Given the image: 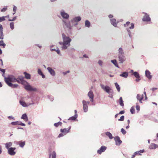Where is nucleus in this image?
<instances>
[{
	"mask_svg": "<svg viewBox=\"0 0 158 158\" xmlns=\"http://www.w3.org/2000/svg\"><path fill=\"white\" fill-rule=\"evenodd\" d=\"M16 79V82L24 85V89L26 90L31 91H37V89L36 88L32 87L28 82L24 80V77L23 76H19Z\"/></svg>",
	"mask_w": 158,
	"mask_h": 158,
	"instance_id": "1",
	"label": "nucleus"
},
{
	"mask_svg": "<svg viewBox=\"0 0 158 158\" xmlns=\"http://www.w3.org/2000/svg\"><path fill=\"white\" fill-rule=\"evenodd\" d=\"M63 42H59V44L61 45V49L64 50L70 46V42L72 40L68 36L63 33L62 35Z\"/></svg>",
	"mask_w": 158,
	"mask_h": 158,
	"instance_id": "2",
	"label": "nucleus"
},
{
	"mask_svg": "<svg viewBox=\"0 0 158 158\" xmlns=\"http://www.w3.org/2000/svg\"><path fill=\"white\" fill-rule=\"evenodd\" d=\"M4 79L5 81L7 84L8 83H11V82H16L17 81V78L12 75H10L7 77H5Z\"/></svg>",
	"mask_w": 158,
	"mask_h": 158,
	"instance_id": "3",
	"label": "nucleus"
},
{
	"mask_svg": "<svg viewBox=\"0 0 158 158\" xmlns=\"http://www.w3.org/2000/svg\"><path fill=\"white\" fill-rule=\"evenodd\" d=\"M62 22L63 26L65 28L69 31L71 30L72 26L71 25L70 22L68 19L63 20Z\"/></svg>",
	"mask_w": 158,
	"mask_h": 158,
	"instance_id": "4",
	"label": "nucleus"
},
{
	"mask_svg": "<svg viewBox=\"0 0 158 158\" xmlns=\"http://www.w3.org/2000/svg\"><path fill=\"white\" fill-rule=\"evenodd\" d=\"M71 128V127L70 126L69 128H64V129H60V131L61 132V133H60L58 135V137L60 138L61 137H62L67 133H69V131Z\"/></svg>",
	"mask_w": 158,
	"mask_h": 158,
	"instance_id": "5",
	"label": "nucleus"
},
{
	"mask_svg": "<svg viewBox=\"0 0 158 158\" xmlns=\"http://www.w3.org/2000/svg\"><path fill=\"white\" fill-rule=\"evenodd\" d=\"M81 20V18L80 16H77L73 18L71 20L72 26H76L78 25V23Z\"/></svg>",
	"mask_w": 158,
	"mask_h": 158,
	"instance_id": "6",
	"label": "nucleus"
},
{
	"mask_svg": "<svg viewBox=\"0 0 158 158\" xmlns=\"http://www.w3.org/2000/svg\"><path fill=\"white\" fill-rule=\"evenodd\" d=\"M100 86L102 89L108 94H110L112 93V90L109 86H105L102 84H100Z\"/></svg>",
	"mask_w": 158,
	"mask_h": 158,
	"instance_id": "7",
	"label": "nucleus"
},
{
	"mask_svg": "<svg viewBox=\"0 0 158 158\" xmlns=\"http://www.w3.org/2000/svg\"><path fill=\"white\" fill-rule=\"evenodd\" d=\"M89 101H86L85 100L82 101V104L83 106V109L84 111L85 112H86L88 110V105L89 104Z\"/></svg>",
	"mask_w": 158,
	"mask_h": 158,
	"instance_id": "8",
	"label": "nucleus"
},
{
	"mask_svg": "<svg viewBox=\"0 0 158 158\" xmlns=\"http://www.w3.org/2000/svg\"><path fill=\"white\" fill-rule=\"evenodd\" d=\"M60 15L62 18L64 19L63 20L68 19L69 18V15L67 13H66L63 10H60Z\"/></svg>",
	"mask_w": 158,
	"mask_h": 158,
	"instance_id": "9",
	"label": "nucleus"
},
{
	"mask_svg": "<svg viewBox=\"0 0 158 158\" xmlns=\"http://www.w3.org/2000/svg\"><path fill=\"white\" fill-rule=\"evenodd\" d=\"M118 56L120 63H123L126 60V58L125 56V54L118 55Z\"/></svg>",
	"mask_w": 158,
	"mask_h": 158,
	"instance_id": "10",
	"label": "nucleus"
},
{
	"mask_svg": "<svg viewBox=\"0 0 158 158\" xmlns=\"http://www.w3.org/2000/svg\"><path fill=\"white\" fill-rule=\"evenodd\" d=\"M143 14H144V15L143 17L142 20L144 22H149L151 21V18L149 17V15L144 12H143Z\"/></svg>",
	"mask_w": 158,
	"mask_h": 158,
	"instance_id": "11",
	"label": "nucleus"
},
{
	"mask_svg": "<svg viewBox=\"0 0 158 158\" xmlns=\"http://www.w3.org/2000/svg\"><path fill=\"white\" fill-rule=\"evenodd\" d=\"M15 148L11 147L8 149V153L11 156H14L16 154V152L15 151L16 149Z\"/></svg>",
	"mask_w": 158,
	"mask_h": 158,
	"instance_id": "12",
	"label": "nucleus"
},
{
	"mask_svg": "<svg viewBox=\"0 0 158 158\" xmlns=\"http://www.w3.org/2000/svg\"><path fill=\"white\" fill-rule=\"evenodd\" d=\"M88 96L90 99V101L93 102L94 98V94L92 90H90L88 93Z\"/></svg>",
	"mask_w": 158,
	"mask_h": 158,
	"instance_id": "13",
	"label": "nucleus"
},
{
	"mask_svg": "<svg viewBox=\"0 0 158 158\" xmlns=\"http://www.w3.org/2000/svg\"><path fill=\"white\" fill-rule=\"evenodd\" d=\"M114 139L116 145H120L122 142L121 140L120 139V138L118 136L115 137L114 138Z\"/></svg>",
	"mask_w": 158,
	"mask_h": 158,
	"instance_id": "14",
	"label": "nucleus"
},
{
	"mask_svg": "<svg viewBox=\"0 0 158 158\" xmlns=\"http://www.w3.org/2000/svg\"><path fill=\"white\" fill-rule=\"evenodd\" d=\"M47 69L52 76H54L56 75V73L55 71L51 67H48L47 68Z\"/></svg>",
	"mask_w": 158,
	"mask_h": 158,
	"instance_id": "15",
	"label": "nucleus"
},
{
	"mask_svg": "<svg viewBox=\"0 0 158 158\" xmlns=\"http://www.w3.org/2000/svg\"><path fill=\"white\" fill-rule=\"evenodd\" d=\"M106 149V147L105 146H102L99 150L97 151V152L101 154L102 152H104Z\"/></svg>",
	"mask_w": 158,
	"mask_h": 158,
	"instance_id": "16",
	"label": "nucleus"
},
{
	"mask_svg": "<svg viewBox=\"0 0 158 158\" xmlns=\"http://www.w3.org/2000/svg\"><path fill=\"white\" fill-rule=\"evenodd\" d=\"M150 72L148 70L145 71V76L148 79H150L152 78V76L151 75Z\"/></svg>",
	"mask_w": 158,
	"mask_h": 158,
	"instance_id": "17",
	"label": "nucleus"
},
{
	"mask_svg": "<svg viewBox=\"0 0 158 158\" xmlns=\"http://www.w3.org/2000/svg\"><path fill=\"white\" fill-rule=\"evenodd\" d=\"M110 21L111 24L114 27H116L117 26L118 22L116 21V20L114 18L110 19Z\"/></svg>",
	"mask_w": 158,
	"mask_h": 158,
	"instance_id": "18",
	"label": "nucleus"
},
{
	"mask_svg": "<svg viewBox=\"0 0 158 158\" xmlns=\"http://www.w3.org/2000/svg\"><path fill=\"white\" fill-rule=\"evenodd\" d=\"M19 103L23 106L24 107H27L31 104V103L27 104L25 102L22 100L19 101Z\"/></svg>",
	"mask_w": 158,
	"mask_h": 158,
	"instance_id": "19",
	"label": "nucleus"
},
{
	"mask_svg": "<svg viewBox=\"0 0 158 158\" xmlns=\"http://www.w3.org/2000/svg\"><path fill=\"white\" fill-rule=\"evenodd\" d=\"M119 76L120 77L126 78L128 76V73L127 72H123L121 74H120Z\"/></svg>",
	"mask_w": 158,
	"mask_h": 158,
	"instance_id": "20",
	"label": "nucleus"
},
{
	"mask_svg": "<svg viewBox=\"0 0 158 158\" xmlns=\"http://www.w3.org/2000/svg\"><path fill=\"white\" fill-rule=\"evenodd\" d=\"M18 143H19V146L22 148H23L25 145V141H20L18 142Z\"/></svg>",
	"mask_w": 158,
	"mask_h": 158,
	"instance_id": "21",
	"label": "nucleus"
},
{
	"mask_svg": "<svg viewBox=\"0 0 158 158\" xmlns=\"http://www.w3.org/2000/svg\"><path fill=\"white\" fill-rule=\"evenodd\" d=\"M157 148H158V146L156 144L153 143H151L149 147L150 149H155Z\"/></svg>",
	"mask_w": 158,
	"mask_h": 158,
	"instance_id": "22",
	"label": "nucleus"
},
{
	"mask_svg": "<svg viewBox=\"0 0 158 158\" xmlns=\"http://www.w3.org/2000/svg\"><path fill=\"white\" fill-rule=\"evenodd\" d=\"M136 98L139 101L140 103H142V97H141V95L139 94H137L136 96Z\"/></svg>",
	"mask_w": 158,
	"mask_h": 158,
	"instance_id": "23",
	"label": "nucleus"
},
{
	"mask_svg": "<svg viewBox=\"0 0 158 158\" xmlns=\"http://www.w3.org/2000/svg\"><path fill=\"white\" fill-rule=\"evenodd\" d=\"M7 85L10 87L12 88H16L18 86L17 84H13L12 83H8Z\"/></svg>",
	"mask_w": 158,
	"mask_h": 158,
	"instance_id": "24",
	"label": "nucleus"
},
{
	"mask_svg": "<svg viewBox=\"0 0 158 158\" xmlns=\"http://www.w3.org/2000/svg\"><path fill=\"white\" fill-rule=\"evenodd\" d=\"M21 118L24 119L25 121H27L28 120V117L26 114H23L21 117Z\"/></svg>",
	"mask_w": 158,
	"mask_h": 158,
	"instance_id": "25",
	"label": "nucleus"
},
{
	"mask_svg": "<svg viewBox=\"0 0 158 158\" xmlns=\"http://www.w3.org/2000/svg\"><path fill=\"white\" fill-rule=\"evenodd\" d=\"M23 74L25 75V78L27 79H31V75L25 72L23 73Z\"/></svg>",
	"mask_w": 158,
	"mask_h": 158,
	"instance_id": "26",
	"label": "nucleus"
},
{
	"mask_svg": "<svg viewBox=\"0 0 158 158\" xmlns=\"http://www.w3.org/2000/svg\"><path fill=\"white\" fill-rule=\"evenodd\" d=\"M56 153L55 151L49 154V158H56Z\"/></svg>",
	"mask_w": 158,
	"mask_h": 158,
	"instance_id": "27",
	"label": "nucleus"
},
{
	"mask_svg": "<svg viewBox=\"0 0 158 158\" xmlns=\"http://www.w3.org/2000/svg\"><path fill=\"white\" fill-rule=\"evenodd\" d=\"M118 54H124V52L123 51V49L121 47L119 48L118 49Z\"/></svg>",
	"mask_w": 158,
	"mask_h": 158,
	"instance_id": "28",
	"label": "nucleus"
},
{
	"mask_svg": "<svg viewBox=\"0 0 158 158\" xmlns=\"http://www.w3.org/2000/svg\"><path fill=\"white\" fill-rule=\"evenodd\" d=\"M106 135L110 139H112L113 138V136L112 134L110 132H107L106 133Z\"/></svg>",
	"mask_w": 158,
	"mask_h": 158,
	"instance_id": "29",
	"label": "nucleus"
},
{
	"mask_svg": "<svg viewBox=\"0 0 158 158\" xmlns=\"http://www.w3.org/2000/svg\"><path fill=\"white\" fill-rule=\"evenodd\" d=\"M12 145V143L11 142L6 143L5 144L6 148L8 149L9 148V147L11 146Z\"/></svg>",
	"mask_w": 158,
	"mask_h": 158,
	"instance_id": "30",
	"label": "nucleus"
},
{
	"mask_svg": "<svg viewBox=\"0 0 158 158\" xmlns=\"http://www.w3.org/2000/svg\"><path fill=\"white\" fill-rule=\"evenodd\" d=\"M144 152V150H140L139 151H136L134 153H135V155H141V153H143Z\"/></svg>",
	"mask_w": 158,
	"mask_h": 158,
	"instance_id": "31",
	"label": "nucleus"
},
{
	"mask_svg": "<svg viewBox=\"0 0 158 158\" xmlns=\"http://www.w3.org/2000/svg\"><path fill=\"white\" fill-rule=\"evenodd\" d=\"M90 23L89 21L86 20L85 22V26L88 27H90Z\"/></svg>",
	"mask_w": 158,
	"mask_h": 158,
	"instance_id": "32",
	"label": "nucleus"
},
{
	"mask_svg": "<svg viewBox=\"0 0 158 158\" xmlns=\"http://www.w3.org/2000/svg\"><path fill=\"white\" fill-rule=\"evenodd\" d=\"M133 74L136 78H140L139 75L137 72H134L133 73Z\"/></svg>",
	"mask_w": 158,
	"mask_h": 158,
	"instance_id": "33",
	"label": "nucleus"
},
{
	"mask_svg": "<svg viewBox=\"0 0 158 158\" xmlns=\"http://www.w3.org/2000/svg\"><path fill=\"white\" fill-rule=\"evenodd\" d=\"M119 103L120 105L122 106H123L124 105L123 102V101L122 98V97H120L119 98Z\"/></svg>",
	"mask_w": 158,
	"mask_h": 158,
	"instance_id": "34",
	"label": "nucleus"
},
{
	"mask_svg": "<svg viewBox=\"0 0 158 158\" xmlns=\"http://www.w3.org/2000/svg\"><path fill=\"white\" fill-rule=\"evenodd\" d=\"M126 29H127V32L128 33V34L129 37L131 39H132V35H131V31L130 30V29H128V28H127Z\"/></svg>",
	"mask_w": 158,
	"mask_h": 158,
	"instance_id": "35",
	"label": "nucleus"
},
{
	"mask_svg": "<svg viewBox=\"0 0 158 158\" xmlns=\"http://www.w3.org/2000/svg\"><path fill=\"white\" fill-rule=\"evenodd\" d=\"M111 62L115 66L119 68L118 66V65L117 61L116 60H111Z\"/></svg>",
	"mask_w": 158,
	"mask_h": 158,
	"instance_id": "36",
	"label": "nucleus"
},
{
	"mask_svg": "<svg viewBox=\"0 0 158 158\" xmlns=\"http://www.w3.org/2000/svg\"><path fill=\"white\" fill-rule=\"evenodd\" d=\"M77 116L76 115H74L73 116H72L69 118V120H75L76 118H77Z\"/></svg>",
	"mask_w": 158,
	"mask_h": 158,
	"instance_id": "37",
	"label": "nucleus"
},
{
	"mask_svg": "<svg viewBox=\"0 0 158 158\" xmlns=\"http://www.w3.org/2000/svg\"><path fill=\"white\" fill-rule=\"evenodd\" d=\"M115 86L117 89V90L118 92H120V88L119 86V85L117 83H114Z\"/></svg>",
	"mask_w": 158,
	"mask_h": 158,
	"instance_id": "38",
	"label": "nucleus"
},
{
	"mask_svg": "<svg viewBox=\"0 0 158 158\" xmlns=\"http://www.w3.org/2000/svg\"><path fill=\"white\" fill-rule=\"evenodd\" d=\"M62 123L60 122H59L58 123H55L54 125L56 127H58L59 126H61L62 125Z\"/></svg>",
	"mask_w": 158,
	"mask_h": 158,
	"instance_id": "39",
	"label": "nucleus"
},
{
	"mask_svg": "<svg viewBox=\"0 0 158 158\" xmlns=\"http://www.w3.org/2000/svg\"><path fill=\"white\" fill-rule=\"evenodd\" d=\"M0 46H2L3 48H5L6 46V44L4 43L2 40L0 41Z\"/></svg>",
	"mask_w": 158,
	"mask_h": 158,
	"instance_id": "40",
	"label": "nucleus"
},
{
	"mask_svg": "<svg viewBox=\"0 0 158 158\" xmlns=\"http://www.w3.org/2000/svg\"><path fill=\"white\" fill-rule=\"evenodd\" d=\"M10 29L12 30H13L14 28V25L13 22H12L10 23Z\"/></svg>",
	"mask_w": 158,
	"mask_h": 158,
	"instance_id": "41",
	"label": "nucleus"
},
{
	"mask_svg": "<svg viewBox=\"0 0 158 158\" xmlns=\"http://www.w3.org/2000/svg\"><path fill=\"white\" fill-rule=\"evenodd\" d=\"M136 110L138 111V112H139L140 109V107L138 105V103H136Z\"/></svg>",
	"mask_w": 158,
	"mask_h": 158,
	"instance_id": "42",
	"label": "nucleus"
},
{
	"mask_svg": "<svg viewBox=\"0 0 158 158\" xmlns=\"http://www.w3.org/2000/svg\"><path fill=\"white\" fill-rule=\"evenodd\" d=\"M130 111L132 114H133L135 113V108L134 107H132L130 109Z\"/></svg>",
	"mask_w": 158,
	"mask_h": 158,
	"instance_id": "43",
	"label": "nucleus"
},
{
	"mask_svg": "<svg viewBox=\"0 0 158 158\" xmlns=\"http://www.w3.org/2000/svg\"><path fill=\"white\" fill-rule=\"evenodd\" d=\"M130 26L129 27L128 29H133L134 28V25L133 23H131L130 24Z\"/></svg>",
	"mask_w": 158,
	"mask_h": 158,
	"instance_id": "44",
	"label": "nucleus"
},
{
	"mask_svg": "<svg viewBox=\"0 0 158 158\" xmlns=\"http://www.w3.org/2000/svg\"><path fill=\"white\" fill-rule=\"evenodd\" d=\"M47 97L48 98H49L52 101H53L54 100V98L53 96H52L48 95Z\"/></svg>",
	"mask_w": 158,
	"mask_h": 158,
	"instance_id": "45",
	"label": "nucleus"
},
{
	"mask_svg": "<svg viewBox=\"0 0 158 158\" xmlns=\"http://www.w3.org/2000/svg\"><path fill=\"white\" fill-rule=\"evenodd\" d=\"M121 131L124 135H125L126 133V131L123 128L121 129Z\"/></svg>",
	"mask_w": 158,
	"mask_h": 158,
	"instance_id": "46",
	"label": "nucleus"
},
{
	"mask_svg": "<svg viewBox=\"0 0 158 158\" xmlns=\"http://www.w3.org/2000/svg\"><path fill=\"white\" fill-rule=\"evenodd\" d=\"M56 52L60 56H62V54L60 52V51L59 49H56Z\"/></svg>",
	"mask_w": 158,
	"mask_h": 158,
	"instance_id": "47",
	"label": "nucleus"
},
{
	"mask_svg": "<svg viewBox=\"0 0 158 158\" xmlns=\"http://www.w3.org/2000/svg\"><path fill=\"white\" fill-rule=\"evenodd\" d=\"M5 16L0 17V22L5 21Z\"/></svg>",
	"mask_w": 158,
	"mask_h": 158,
	"instance_id": "48",
	"label": "nucleus"
},
{
	"mask_svg": "<svg viewBox=\"0 0 158 158\" xmlns=\"http://www.w3.org/2000/svg\"><path fill=\"white\" fill-rule=\"evenodd\" d=\"M18 121L13 122H11V124L13 125H18Z\"/></svg>",
	"mask_w": 158,
	"mask_h": 158,
	"instance_id": "49",
	"label": "nucleus"
},
{
	"mask_svg": "<svg viewBox=\"0 0 158 158\" xmlns=\"http://www.w3.org/2000/svg\"><path fill=\"white\" fill-rule=\"evenodd\" d=\"M98 63L101 66H102L103 62L102 60H99L98 62Z\"/></svg>",
	"mask_w": 158,
	"mask_h": 158,
	"instance_id": "50",
	"label": "nucleus"
},
{
	"mask_svg": "<svg viewBox=\"0 0 158 158\" xmlns=\"http://www.w3.org/2000/svg\"><path fill=\"white\" fill-rule=\"evenodd\" d=\"M130 22H127L124 25L125 27H128L129 25L130 24Z\"/></svg>",
	"mask_w": 158,
	"mask_h": 158,
	"instance_id": "51",
	"label": "nucleus"
},
{
	"mask_svg": "<svg viewBox=\"0 0 158 158\" xmlns=\"http://www.w3.org/2000/svg\"><path fill=\"white\" fill-rule=\"evenodd\" d=\"M124 116L123 115L121 116L120 118L118 119V120L119 121H123L124 120Z\"/></svg>",
	"mask_w": 158,
	"mask_h": 158,
	"instance_id": "52",
	"label": "nucleus"
},
{
	"mask_svg": "<svg viewBox=\"0 0 158 158\" xmlns=\"http://www.w3.org/2000/svg\"><path fill=\"white\" fill-rule=\"evenodd\" d=\"M18 125H20L23 126H25V124L24 123H23L21 122H18Z\"/></svg>",
	"mask_w": 158,
	"mask_h": 158,
	"instance_id": "53",
	"label": "nucleus"
},
{
	"mask_svg": "<svg viewBox=\"0 0 158 158\" xmlns=\"http://www.w3.org/2000/svg\"><path fill=\"white\" fill-rule=\"evenodd\" d=\"M7 10V8L6 7H4L3 8H2L1 10V11L2 12H5Z\"/></svg>",
	"mask_w": 158,
	"mask_h": 158,
	"instance_id": "54",
	"label": "nucleus"
},
{
	"mask_svg": "<svg viewBox=\"0 0 158 158\" xmlns=\"http://www.w3.org/2000/svg\"><path fill=\"white\" fill-rule=\"evenodd\" d=\"M37 72H38V73L40 75H42V74L43 73L41 71V70L40 69H38Z\"/></svg>",
	"mask_w": 158,
	"mask_h": 158,
	"instance_id": "55",
	"label": "nucleus"
},
{
	"mask_svg": "<svg viewBox=\"0 0 158 158\" xmlns=\"http://www.w3.org/2000/svg\"><path fill=\"white\" fill-rule=\"evenodd\" d=\"M16 18H17V17L15 16L12 19H9L8 21H15V20H16Z\"/></svg>",
	"mask_w": 158,
	"mask_h": 158,
	"instance_id": "56",
	"label": "nucleus"
},
{
	"mask_svg": "<svg viewBox=\"0 0 158 158\" xmlns=\"http://www.w3.org/2000/svg\"><path fill=\"white\" fill-rule=\"evenodd\" d=\"M0 71L2 72L3 73V74H5V69H2L0 68Z\"/></svg>",
	"mask_w": 158,
	"mask_h": 158,
	"instance_id": "57",
	"label": "nucleus"
},
{
	"mask_svg": "<svg viewBox=\"0 0 158 158\" xmlns=\"http://www.w3.org/2000/svg\"><path fill=\"white\" fill-rule=\"evenodd\" d=\"M17 9V7L15 6H14L13 9V11L15 12V13L16 12Z\"/></svg>",
	"mask_w": 158,
	"mask_h": 158,
	"instance_id": "58",
	"label": "nucleus"
},
{
	"mask_svg": "<svg viewBox=\"0 0 158 158\" xmlns=\"http://www.w3.org/2000/svg\"><path fill=\"white\" fill-rule=\"evenodd\" d=\"M70 72V71L68 70V71H67L65 72H63V74L64 75H66L68 73H69Z\"/></svg>",
	"mask_w": 158,
	"mask_h": 158,
	"instance_id": "59",
	"label": "nucleus"
},
{
	"mask_svg": "<svg viewBox=\"0 0 158 158\" xmlns=\"http://www.w3.org/2000/svg\"><path fill=\"white\" fill-rule=\"evenodd\" d=\"M113 17V15H110L108 16V17L110 19H112V18Z\"/></svg>",
	"mask_w": 158,
	"mask_h": 158,
	"instance_id": "60",
	"label": "nucleus"
},
{
	"mask_svg": "<svg viewBox=\"0 0 158 158\" xmlns=\"http://www.w3.org/2000/svg\"><path fill=\"white\" fill-rule=\"evenodd\" d=\"M124 113V111L123 110L120 111L119 113V114H123Z\"/></svg>",
	"mask_w": 158,
	"mask_h": 158,
	"instance_id": "61",
	"label": "nucleus"
},
{
	"mask_svg": "<svg viewBox=\"0 0 158 158\" xmlns=\"http://www.w3.org/2000/svg\"><path fill=\"white\" fill-rule=\"evenodd\" d=\"M3 31V27L2 25L0 24V31Z\"/></svg>",
	"mask_w": 158,
	"mask_h": 158,
	"instance_id": "62",
	"label": "nucleus"
},
{
	"mask_svg": "<svg viewBox=\"0 0 158 158\" xmlns=\"http://www.w3.org/2000/svg\"><path fill=\"white\" fill-rule=\"evenodd\" d=\"M8 118L9 119H14V118L12 116H9L8 117Z\"/></svg>",
	"mask_w": 158,
	"mask_h": 158,
	"instance_id": "63",
	"label": "nucleus"
},
{
	"mask_svg": "<svg viewBox=\"0 0 158 158\" xmlns=\"http://www.w3.org/2000/svg\"><path fill=\"white\" fill-rule=\"evenodd\" d=\"M4 38V35H0V39L3 40Z\"/></svg>",
	"mask_w": 158,
	"mask_h": 158,
	"instance_id": "64",
	"label": "nucleus"
}]
</instances>
